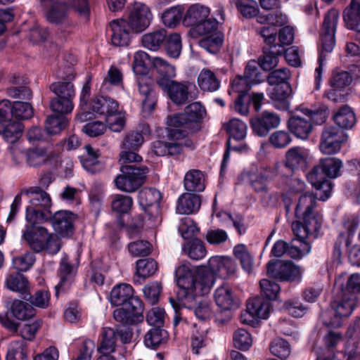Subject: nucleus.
<instances>
[{
    "instance_id": "nucleus-1",
    "label": "nucleus",
    "mask_w": 360,
    "mask_h": 360,
    "mask_svg": "<svg viewBox=\"0 0 360 360\" xmlns=\"http://www.w3.org/2000/svg\"><path fill=\"white\" fill-rule=\"evenodd\" d=\"M338 176V158L326 157L319 160L308 173V181L316 188L315 194L306 193L298 200L295 214L298 220L292 222L295 233L303 238L309 234L316 236L321 227L323 217L317 210V200L325 201L330 197L332 183L328 179Z\"/></svg>"
},
{
    "instance_id": "nucleus-2",
    "label": "nucleus",
    "mask_w": 360,
    "mask_h": 360,
    "mask_svg": "<svg viewBox=\"0 0 360 360\" xmlns=\"http://www.w3.org/2000/svg\"><path fill=\"white\" fill-rule=\"evenodd\" d=\"M175 276L179 290L176 300L170 298L169 302L176 309L179 304L185 307H195L196 297L207 294L213 285L212 275L197 273L185 263L176 269Z\"/></svg>"
},
{
    "instance_id": "nucleus-3",
    "label": "nucleus",
    "mask_w": 360,
    "mask_h": 360,
    "mask_svg": "<svg viewBox=\"0 0 360 360\" xmlns=\"http://www.w3.org/2000/svg\"><path fill=\"white\" fill-rule=\"evenodd\" d=\"M25 217L30 224L26 226L22 238L30 248L36 252L45 250L49 254H56L60 249V240L56 235L49 233L46 228L39 225L49 219L48 213L27 207Z\"/></svg>"
},
{
    "instance_id": "nucleus-4",
    "label": "nucleus",
    "mask_w": 360,
    "mask_h": 360,
    "mask_svg": "<svg viewBox=\"0 0 360 360\" xmlns=\"http://www.w3.org/2000/svg\"><path fill=\"white\" fill-rule=\"evenodd\" d=\"M206 113L205 108L200 103L195 102L186 107L183 113L167 117V124L169 127L185 130L188 134L200 129L199 123Z\"/></svg>"
},
{
    "instance_id": "nucleus-5",
    "label": "nucleus",
    "mask_w": 360,
    "mask_h": 360,
    "mask_svg": "<svg viewBox=\"0 0 360 360\" xmlns=\"http://www.w3.org/2000/svg\"><path fill=\"white\" fill-rule=\"evenodd\" d=\"M121 174L115 179L117 188L124 192L132 193L141 186L148 169L146 166H120Z\"/></svg>"
},
{
    "instance_id": "nucleus-6",
    "label": "nucleus",
    "mask_w": 360,
    "mask_h": 360,
    "mask_svg": "<svg viewBox=\"0 0 360 360\" xmlns=\"http://www.w3.org/2000/svg\"><path fill=\"white\" fill-rule=\"evenodd\" d=\"M269 276L281 281H295L301 278V271L291 261H270L266 265Z\"/></svg>"
},
{
    "instance_id": "nucleus-7",
    "label": "nucleus",
    "mask_w": 360,
    "mask_h": 360,
    "mask_svg": "<svg viewBox=\"0 0 360 360\" xmlns=\"http://www.w3.org/2000/svg\"><path fill=\"white\" fill-rule=\"evenodd\" d=\"M214 300L221 309V311L217 314L216 321L220 323H224L231 319V310L236 305L232 288L227 284L217 288L214 292Z\"/></svg>"
},
{
    "instance_id": "nucleus-8",
    "label": "nucleus",
    "mask_w": 360,
    "mask_h": 360,
    "mask_svg": "<svg viewBox=\"0 0 360 360\" xmlns=\"http://www.w3.org/2000/svg\"><path fill=\"white\" fill-rule=\"evenodd\" d=\"M129 13L127 25L136 32H141L150 24L153 18L150 8L141 2H134L129 7Z\"/></svg>"
},
{
    "instance_id": "nucleus-9",
    "label": "nucleus",
    "mask_w": 360,
    "mask_h": 360,
    "mask_svg": "<svg viewBox=\"0 0 360 360\" xmlns=\"http://www.w3.org/2000/svg\"><path fill=\"white\" fill-rule=\"evenodd\" d=\"M280 124V115L269 110H264L250 120L252 131L260 137L266 136L270 131L277 128Z\"/></svg>"
},
{
    "instance_id": "nucleus-10",
    "label": "nucleus",
    "mask_w": 360,
    "mask_h": 360,
    "mask_svg": "<svg viewBox=\"0 0 360 360\" xmlns=\"http://www.w3.org/2000/svg\"><path fill=\"white\" fill-rule=\"evenodd\" d=\"M110 300L115 306H131L138 310H140L141 304H143L142 301L134 295L131 285L127 283L116 285L110 292Z\"/></svg>"
},
{
    "instance_id": "nucleus-11",
    "label": "nucleus",
    "mask_w": 360,
    "mask_h": 360,
    "mask_svg": "<svg viewBox=\"0 0 360 360\" xmlns=\"http://www.w3.org/2000/svg\"><path fill=\"white\" fill-rule=\"evenodd\" d=\"M271 304L262 297L250 299L247 303V309L241 314L243 323L252 325L257 319H266L270 311Z\"/></svg>"
},
{
    "instance_id": "nucleus-12",
    "label": "nucleus",
    "mask_w": 360,
    "mask_h": 360,
    "mask_svg": "<svg viewBox=\"0 0 360 360\" xmlns=\"http://www.w3.org/2000/svg\"><path fill=\"white\" fill-rule=\"evenodd\" d=\"M58 77L63 80L52 83L49 86L51 91L56 95V97L73 100L75 96L74 85L71 82L75 78L73 68L68 66L64 70L59 71Z\"/></svg>"
},
{
    "instance_id": "nucleus-13",
    "label": "nucleus",
    "mask_w": 360,
    "mask_h": 360,
    "mask_svg": "<svg viewBox=\"0 0 360 360\" xmlns=\"http://www.w3.org/2000/svg\"><path fill=\"white\" fill-rule=\"evenodd\" d=\"M161 199L160 192L155 188H144L138 194L140 206L153 217H157L160 213Z\"/></svg>"
},
{
    "instance_id": "nucleus-14",
    "label": "nucleus",
    "mask_w": 360,
    "mask_h": 360,
    "mask_svg": "<svg viewBox=\"0 0 360 360\" xmlns=\"http://www.w3.org/2000/svg\"><path fill=\"white\" fill-rule=\"evenodd\" d=\"M160 87L176 105H184L188 99V88L182 82L163 79L160 81Z\"/></svg>"
},
{
    "instance_id": "nucleus-15",
    "label": "nucleus",
    "mask_w": 360,
    "mask_h": 360,
    "mask_svg": "<svg viewBox=\"0 0 360 360\" xmlns=\"http://www.w3.org/2000/svg\"><path fill=\"white\" fill-rule=\"evenodd\" d=\"M137 84L139 93L144 96L142 101L143 110L150 114L157 102L156 94L153 89V81L147 75H140L137 77Z\"/></svg>"
},
{
    "instance_id": "nucleus-16",
    "label": "nucleus",
    "mask_w": 360,
    "mask_h": 360,
    "mask_svg": "<svg viewBox=\"0 0 360 360\" xmlns=\"http://www.w3.org/2000/svg\"><path fill=\"white\" fill-rule=\"evenodd\" d=\"M358 224L359 221L354 217L345 218L342 221V227L346 230L345 233L348 235L345 241L348 259L352 264L360 266V245H352L350 239V236L355 232Z\"/></svg>"
},
{
    "instance_id": "nucleus-17",
    "label": "nucleus",
    "mask_w": 360,
    "mask_h": 360,
    "mask_svg": "<svg viewBox=\"0 0 360 360\" xmlns=\"http://www.w3.org/2000/svg\"><path fill=\"white\" fill-rule=\"evenodd\" d=\"M207 266L210 271L209 275L217 274L224 278L234 275L237 269L235 260L228 257H212L208 260Z\"/></svg>"
},
{
    "instance_id": "nucleus-18",
    "label": "nucleus",
    "mask_w": 360,
    "mask_h": 360,
    "mask_svg": "<svg viewBox=\"0 0 360 360\" xmlns=\"http://www.w3.org/2000/svg\"><path fill=\"white\" fill-rule=\"evenodd\" d=\"M337 22L338 11L333 8L328 12L323 23L322 47L326 52H331L335 46V34Z\"/></svg>"
},
{
    "instance_id": "nucleus-19",
    "label": "nucleus",
    "mask_w": 360,
    "mask_h": 360,
    "mask_svg": "<svg viewBox=\"0 0 360 360\" xmlns=\"http://www.w3.org/2000/svg\"><path fill=\"white\" fill-rule=\"evenodd\" d=\"M168 137L173 142H167V155H176L183 152L184 147L193 148V141L187 137L185 130L176 127H170Z\"/></svg>"
},
{
    "instance_id": "nucleus-20",
    "label": "nucleus",
    "mask_w": 360,
    "mask_h": 360,
    "mask_svg": "<svg viewBox=\"0 0 360 360\" xmlns=\"http://www.w3.org/2000/svg\"><path fill=\"white\" fill-rule=\"evenodd\" d=\"M305 160V150L302 147H293L286 152L285 162L278 166L277 169L281 174L290 176L294 169L304 163Z\"/></svg>"
},
{
    "instance_id": "nucleus-21",
    "label": "nucleus",
    "mask_w": 360,
    "mask_h": 360,
    "mask_svg": "<svg viewBox=\"0 0 360 360\" xmlns=\"http://www.w3.org/2000/svg\"><path fill=\"white\" fill-rule=\"evenodd\" d=\"M49 219L54 230L61 236L67 237L73 233V221L75 217L72 212L67 210L58 211Z\"/></svg>"
},
{
    "instance_id": "nucleus-22",
    "label": "nucleus",
    "mask_w": 360,
    "mask_h": 360,
    "mask_svg": "<svg viewBox=\"0 0 360 360\" xmlns=\"http://www.w3.org/2000/svg\"><path fill=\"white\" fill-rule=\"evenodd\" d=\"M319 149L327 157H335L338 153V128L335 126H329L323 128Z\"/></svg>"
},
{
    "instance_id": "nucleus-23",
    "label": "nucleus",
    "mask_w": 360,
    "mask_h": 360,
    "mask_svg": "<svg viewBox=\"0 0 360 360\" xmlns=\"http://www.w3.org/2000/svg\"><path fill=\"white\" fill-rule=\"evenodd\" d=\"M332 309L333 310V319L331 321H324V325L328 328V334L325 338L326 345L327 347V354L322 356H319L316 360H334L335 357V353L334 352V347L336 346L338 342V334L335 331L336 329V317L338 316V310L335 309V302H332Z\"/></svg>"
},
{
    "instance_id": "nucleus-24",
    "label": "nucleus",
    "mask_w": 360,
    "mask_h": 360,
    "mask_svg": "<svg viewBox=\"0 0 360 360\" xmlns=\"http://www.w3.org/2000/svg\"><path fill=\"white\" fill-rule=\"evenodd\" d=\"M117 337L112 328H104L101 333L100 345L97 351L100 354L97 360H115L111 355L116 349Z\"/></svg>"
},
{
    "instance_id": "nucleus-25",
    "label": "nucleus",
    "mask_w": 360,
    "mask_h": 360,
    "mask_svg": "<svg viewBox=\"0 0 360 360\" xmlns=\"http://www.w3.org/2000/svg\"><path fill=\"white\" fill-rule=\"evenodd\" d=\"M287 127L291 134L302 140L307 139L314 130L311 122L297 115H292L290 117Z\"/></svg>"
},
{
    "instance_id": "nucleus-26",
    "label": "nucleus",
    "mask_w": 360,
    "mask_h": 360,
    "mask_svg": "<svg viewBox=\"0 0 360 360\" xmlns=\"http://www.w3.org/2000/svg\"><path fill=\"white\" fill-rule=\"evenodd\" d=\"M356 117L353 109L348 105L339 106V145L345 143L348 134L345 130L351 129L356 124Z\"/></svg>"
},
{
    "instance_id": "nucleus-27",
    "label": "nucleus",
    "mask_w": 360,
    "mask_h": 360,
    "mask_svg": "<svg viewBox=\"0 0 360 360\" xmlns=\"http://www.w3.org/2000/svg\"><path fill=\"white\" fill-rule=\"evenodd\" d=\"M110 26L112 31L111 42L115 46H128L130 41L131 30L127 25V20L120 18L113 20L110 22Z\"/></svg>"
},
{
    "instance_id": "nucleus-28",
    "label": "nucleus",
    "mask_w": 360,
    "mask_h": 360,
    "mask_svg": "<svg viewBox=\"0 0 360 360\" xmlns=\"http://www.w3.org/2000/svg\"><path fill=\"white\" fill-rule=\"evenodd\" d=\"M101 152L91 145L84 146V153L79 156L80 162L87 172L95 174L101 171L103 165L100 161Z\"/></svg>"
},
{
    "instance_id": "nucleus-29",
    "label": "nucleus",
    "mask_w": 360,
    "mask_h": 360,
    "mask_svg": "<svg viewBox=\"0 0 360 360\" xmlns=\"http://www.w3.org/2000/svg\"><path fill=\"white\" fill-rule=\"evenodd\" d=\"M143 304H141L140 310L131 306H122L114 311L113 317L123 325L138 323L143 320Z\"/></svg>"
},
{
    "instance_id": "nucleus-30",
    "label": "nucleus",
    "mask_w": 360,
    "mask_h": 360,
    "mask_svg": "<svg viewBox=\"0 0 360 360\" xmlns=\"http://www.w3.org/2000/svg\"><path fill=\"white\" fill-rule=\"evenodd\" d=\"M26 193L30 195V202L31 203L30 207L47 212L49 219L51 214L49 209L51 206V199L49 194L38 186L30 188Z\"/></svg>"
},
{
    "instance_id": "nucleus-31",
    "label": "nucleus",
    "mask_w": 360,
    "mask_h": 360,
    "mask_svg": "<svg viewBox=\"0 0 360 360\" xmlns=\"http://www.w3.org/2000/svg\"><path fill=\"white\" fill-rule=\"evenodd\" d=\"M284 49L281 46L274 44L269 48H264L263 55L257 62L259 66L264 71H270L277 66L278 56L283 53Z\"/></svg>"
},
{
    "instance_id": "nucleus-32",
    "label": "nucleus",
    "mask_w": 360,
    "mask_h": 360,
    "mask_svg": "<svg viewBox=\"0 0 360 360\" xmlns=\"http://www.w3.org/2000/svg\"><path fill=\"white\" fill-rule=\"evenodd\" d=\"M342 17L347 28L360 32V0H351Z\"/></svg>"
},
{
    "instance_id": "nucleus-33",
    "label": "nucleus",
    "mask_w": 360,
    "mask_h": 360,
    "mask_svg": "<svg viewBox=\"0 0 360 360\" xmlns=\"http://www.w3.org/2000/svg\"><path fill=\"white\" fill-rule=\"evenodd\" d=\"M118 103L108 96H97L91 103V109L97 114L104 115L105 118L112 113L117 112Z\"/></svg>"
},
{
    "instance_id": "nucleus-34",
    "label": "nucleus",
    "mask_w": 360,
    "mask_h": 360,
    "mask_svg": "<svg viewBox=\"0 0 360 360\" xmlns=\"http://www.w3.org/2000/svg\"><path fill=\"white\" fill-rule=\"evenodd\" d=\"M200 203L199 195L185 193L181 195L178 199L176 211L181 214H190L200 209Z\"/></svg>"
},
{
    "instance_id": "nucleus-35",
    "label": "nucleus",
    "mask_w": 360,
    "mask_h": 360,
    "mask_svg": "<svg viewBox=\"0 0 360 360\" xmlns=\"http://www.w3.org/2000/svg\"><path fill=\"white\" fill-rule=\"evenodd\" d=\"M300 111L306 115L314 125L320 126L326 123L330 115L328 107L324 104H320L311 108H300Z\"/></svg>"
},
{
    "instance_id": "nucleus-36",
    "label": "nucleus",
    "mask_w": 360,
    "mask_h": 360,
    "mask_svg": "<svg viewBox=\"0 0 360 360\" xmlns=\"http://www.w3.org/2000/svg\"><path fill=\"white\" fill-rule=\"evenodd\" d=\"M210 8L208 7L195 4L191 6L186 11L184 18V24L194 27L209 17Z\"/></svg>"
},
{
    "instance_id": "nucleus-37",
    "label": "nucleus",
    "mask_w": 360,
    "mask_h": 360,
    "mask_svg": "<svg viewBox=\"0 0 360 360\" xmlns=\"http://www.w3.org/2000/svg\"><path fill=\"white\" fill-rule=\"evenodd\" d=\"M290 86H276L269 93V97L274 106L281 110L289 109L290 103L288 97L290 96Z\"/></svg>"
},
{
    "instance_id": "nucleus-38",
    "label": "nucleus",
    "mask_w": 360,
    "mask_h": 360,
    "mask_svg": "<svg viewBox=\"0 0 360 360\" xmlns=\"http://www.w3.org/2000/svg\"><path fill=\"white\" fill-rule=\"evenodd\" d=\"M198 84L201 90L213 92L219 89L220 80L214 72L204 68L198 77Z\"/></svg>"
},
{
    "instance_id": "nucleus-39",
    "label": "nucleus",
    "mask_w": 360,
    "mask_h": 360,
    "mask_svg": "<svg viewBox=\"0 0 360 360\" xmlns=\"http://www.w3.org/2000/svg\"><path fill=\"white\" fill-rule=\"evenodd\" d=\"M184 187L191 192H201L205 189L203 174L198 169L188 171L184 177Z\"/></svg>"
},
{
    "instance_id": "nucleus-40",
    "label": "nucleus",
    "mask_w": 360,
    "mask_h": 360,
    "mask_svg": "<svg viewBox=\"0 0 360 360\" xmlns=\"http://www.w3.org/2000/svg\"><path fill=\"white\" fill-rule=\"evenodd\" d=\"M46 18L50 23L56 25L68 23L67 5L63 3L53 4L46 12Z\"/></svg>"
},
{
    "instance_id": "nucleus-41",
    "label": "nucleus",
    "mask_w": 360,
    "mask_h": 360,
    "mask_svg": "<svg viewBox=\"0 0 360 360\" xmlns=\"http://www.w3.org/2000/svg\"><path fill=\"white\" fill-rule=\"evenodd\" d=\"M152 65L156 70L158 76L156 78V82L160 86V81L162 79L173 80L175 77V69L169 65L166 60L161 58H154Z\"/></svg>"
},
{
    "instance_id": "nucleus-42",
    "label": "nucleus",
    "mask_w": 360,
    "mask_h": 360,
    "mask_svg": "<svg viewBox=\"0 0 360 360\" xmlns=\"http://www.w3.org/2000/svg\"><path fill=\"white\" fill-rule=\"evenodd\" d=\"M59 272L60 276V281L55 287L56 290V295H58V290L60 288H68L70 286L72 281H73V267L68 262V259L66 257H63L60 261Z\"/></svg>"
},
{
    "instance_id": "nucleus-43",
    "label": "nucleus",
    "mask_w": 360,
    "mask_h": 360,
    "mask_svg": "<svg viewBox=\"0 0 360 360\" xmlns=\"http://www.w3.org/2000/svg\"><path fill=\"white\" fill-rule=\"evenodd\" d=\"M22 124L20 121L3 123L1 134L4 139L11 143H17L22 133Z\"/></svg>"
},
{
    "instance_id": "nucleus-44",
    "label": "nucleus",
    "mask_w": 360,
    "mask_h": 360,
    "mask_svg": "<svg viewBox=\"0 0 360 360\" xmlns=\"http://www.w3.org/2000/svg\"><path fill=\"white\" fill-rule=\"evenodd\" d=\"M166 35L167 32L165 30L146 34L142 37V45L149 50L156 51L166 39Z\"/></svg>"
},
{
    "instance_id": "nucleus-45",
    "label": "nucleus",
    "mask_w": 360,
    "mask_h": 360,
    "mask_svg": "<svg viewBox=\"0 0 360 360\" xmlns=\"http://www.w3.org/2000/svg\"><path fill=\"white\" fill-rule=\"evenodd\" d=\"M6 285L11 290L20 292L23 296L28 293V281L20 272L10 274L6 279Z\"/></svg>"
},
{
    "instance_id": "nucleus-46",
    "label": "nucleus",
    "mask_w": 360,
    "mask_h": 360,
    "mask_svg": "<svg viewBox=\"0 0 360 360\" xmlns=\"http://www.w3.org/2000/svg\"><path fill=\"white\" fill-rule=\"evenodd\" d=\"M291 226L292 227V225ZM320 229H321V228L317 231L316 236H313V235L309 234L307 236H306V237H304L303 238L297 236L295 233L294 231H292V232H293L296 239L297 240H299L300 242L302 243V249H300V248L295 246L292 244V243L294 241V240H292V242H291V245H290L288 244V250H287L286 254L289 257H292L293 259H300V258L302 257V256L303 255L309 253L310 252L311 246H310L309 243L305 242V239L310 238H312L313 239L316 238L317 236H318L319 231ZM292 230H293V229H292Z\"/></svg>"
},
{
    "instance_id": "nucleus-47",
    "label": "nucleus",
    "mask_w": 360,
    "mask_h": 360,
    "mask_svg": "<svg viewBox=\"0 0 360 360\" xmlns=\"http://www.w3.org/2000/svg\"><path fill=\"white\" fill-rule=\"evenodd\" d=\"M183 250L193 260L202 259L207 252L203 242L198 238L185 243Z\"/></svg>"
},
{
    "instance_id": "nucleus-48",
    "label": "nucleus",
    "mask_w": 360,
    "mask_h": 360,
    "mask_svg": "<svg viewBox=\"0 0 360 360\" xmlns=\"http://www.w3.org/2000/svg\"><path fill=\"white\" fill-rule=\"evenodd\" d=\"M167 332L160 327H153L146 334L144 342L146 347L157 349L166 342Z\"/></svg>"
},
{
    "instance_id": "nucleus-49",
    "label": "nucleus",
    "mask_w": 360,
    "mask_h": 360,
    "mask_svg": "<svg viewBox=\"0 0 360 360\" xmlns=\"http://www.w3.org/2000/svg\"><path fill=\"white\" fill-rule=\"evenodd\" d=\"M11 313L19 320H26L35 315V309L28 303L21 300H15L11 307Z\"/></svg>"
},
{
    "instance_id": "nucleus-50",
    "label": "nucleus",
    "mask_w": 360,
    "mask_h": 360,
    "mask_svg": "<svg viewBox=\"0 0 360 360\" xmlns=\"http://www.w3.org/2000/svg\"><path fill=\"white\" fill-rule=\"evenodd\" d=\"M6 360H28L26 342L23 340L11 342L8 348Z\"/></svg>"
},
{
    "instance_id": "nucleus-51",
    "label": "nucleus",
    "mask_w": 360,
    "mask_h": 360,
    "mask_svg": "<svg viewBox=\"0 0 360 360\" xmlns=\"http://www.w3.org/2000/svg\"><path fill=\"white\" fill-rule=\"evenodd\" d=\"M149 55L142 51L135 53L133 61V70L139 76L146 75L149 70V65L152 63Z\"/></svg>"
},
{
    "instance_id": "nucleus-52",
    "label": "nucleus",
    "mask_w": 360,
    "mask_h": 360,
    "mask_svg": "<svg viewBox=\"0 0 360 360\" xmlns=\"http://www.w3.org/2000/svg\"><path fill=\"white\" fill-rule=\"evenodd\" d=\"M68 123L65 115H52L47 117L45 129L49 134H57L67 127Z\"/></svg>"
},
{
    "instance_id": "nucleus-53",
    "label": "nucleus",
    "mask_w": 360,
    "mask_h": 360,
    "mask_svg": "<svg viewBox=\"0 0 360 360\" xmlns=\"http://www.w3.org/2000/svg\"><path fill=\"white\" fill-rule=\"evenodd\" d=\"M26 162L30 167H39L49 160V155L44 148L29 149L25 152Z\"/></svg>"
},
{
    "instance_id": "nucleus-54",
    "label": "nucleus",
    "mask_w": 360,
    "mask_h": 360,
    "mask_svg": "<svg viewBox=\"0 0 360 360\" xmlns=\"http://www.w3.org/2000/svg\"><path fill=\"white\" fill-rule=\"evenodd\" d=\"M356 304V295L354 292H345L339 301V316L348 317Z\"/></svg>"
},
{
    "instance_id": "nucleus-55",
    "label": "nucleus",
    "mask_w": 360,
    "mask_h": 360,
    "mask_svg": "<svg viewBox=\"0 0 360 360\" xmlns=\"http://www.w3.org/2000/svg\"><path fill=\"white\" fill-rule=\"evenodd\" d=\"M136 275L145 279L155 273L158 264L152 258L141 259L136 262Z\"/></svg>"
},
{
    "instance_id": "nucleus-56",
    "label": "nucleus",
    "mask_w": 360,
    "mask_h": 360,
    "mask_svg": "<svg viewBox=\"0 0 360 360\" xmlns=\"http://www.w3.org/2000/svg\"><path fill=\"white\" fill-rule=\"evenodd\" d=\"M224 127L229 136L235 140H243L246 136L247 126L238 119H232Z\"/></svg>"
},
{
    "instance_id": "nucleus-57",
    "label": "nucleus",
    "mask_w": 360,
    "mask_h": 360,
    "mask_svg": "<svg viewBox=\"0 0 360 360\" xmlns=\"http://www.w3.org/2000/svg\"><path fill=\"white\" fill-rule=\"evenodd\" d=\"M223 43V37L221 33L217 32L201 39L199 41L200 47L211 53L219 51Z\"/></svg>"
},
{
    "instance_id": "nucleus-58",
    "label": "nucleus",
    "mask_w": 360,
    "mask_h": 360,
    "mask_svg": "<svg viewBox=\"0 0 360 360\" xmlns=\"http://www.w3.org/2000/svg\"><path fill=\"white\" fill-rule=\"evenodd\" d=\"M353 76L348 71L339 72V101H346L352 93Z\"/></svg>"
},
{
    "instance_id": "nucleus-59",
    "label": "nucleus",
    "mask_w": 360,
    "mask_h": 360,
    "mask_svg": "<svg viewBox=\"0 0 360 360\" xmlns=\"http://www.w3.org/2000/svg\"><path fill=\"white\" fill-rule=\"evenodd\" d=\"M235 257L240 262L243 269L248 273L252 271L253 259L244 245H238L234 248Z\"/></svg>"
},
{
    "instance_id": "nucleus-60",
    "label": "nucleus",
    "mask_w": 360,
    "mask_h": 360,
    "mask_svg": "<svg viewBox=\"0 0 360 360\" xmlns=\"http://www.w3.org/2000/svg\"><path fill=\"white\" fill-rule=\"evenodd\" d=\"M144 138L142 133L131 131L126 134L122 141V148L127 150H138L143 143Z\"/></svg>"
},
{
    "instance_id": "nucleus-61",
    "label": "nucleus",
    "mask_w": 360,
    "mask_h": 360,
    "mask_svg": "<svg viewBox=\"0 0 360 360\" xmlns=\"http://www.w3.org/2000/svg\"><path fill=\"white\" fill-rule=\"evenodd\" d=\"M165 50L167 53L172 58H177L181 51V40L179 34L173 33L168 37L166 36Z\"/></svg>"
},
{
    "instance_id": "nucleus-62",
    "label": "nucleus",
    "mask_w": 360,
    "mask_h": 360,
    "mask_svg": "<svg viewBox=\"0 0 360 360\" xmlns=\"http://www.w3.org/2000/svg\"><path fill=\"white\" fill-rule=\"evenodd\" d=\"M271 353L281 359H287L290 354L289 343L283 338L274 339L269 347Z\"/></svg>"
},
{
    "instance_id": "nucleus-63",
    "label": "nucleus",
    "mask_w": 360,
    "mask_h": 360,
    "mask_svg": "<svg viewBox=\"0 0 360 360\" xmlns=\"http://www.w3.org/2000/svg\"><path fill=\"white\" fill-rule=\"evenodd\" d=\"M261 294L266 301L276 300L280 292V285L275 281L269 279H262L259 282Z\"/></svg>"
},
{
    "instance_id": "nucleus-64",
    "label": "nucleus",
    "mask_w": 360,
    "mask_h": 360,
    "mask_svg": "<svg viewBox=\"0 0 360 360\" xmlns=\"http://www.w3.org/2000/svg\"><path fill=\"white\" fill-rule=\"evenodd\" d=\"M183 11L179 6H174L167 9L162 15L164 25L168 27H174L182 18Z\"/></svg>"
}]
</instances>
